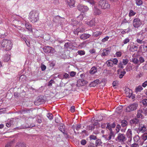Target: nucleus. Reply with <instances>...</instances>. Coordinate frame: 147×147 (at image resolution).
Returning <instances> with one entry per match:
<instances>
[{
	"label": "nucleus",
	"mask_w": 147,
	"mask_h": 147,
	"mask_svg": "<svg viewBox=\"0 0 147 147\" xmlns=\"http://www.w3.org/2000/svg\"><path fill=\"white\" fill-rule=\"evenodd\" d=\"M130 41V39L129 38H127L125 39L123 41V44L121 45L122 46H123L124 44H126L129 42Z\"/></svg>",
	"instance_id": "obj_31"
},
{
	"label": "nucleus",
	"mask_w": 147,
	"mask_h": 147,
	"mask_svg": "<svg viewBox=\"0 0 147 147\" xmlns=\"http://www.w3.org/2000/svg\"><path fill=\"white\" fill-rule=\"evenodd\" d=\"M126 73V72L124 69H123V71H121L119 76V78L121 79L123 78Z\"/></svg>",
	"instance_id": "obj_33"
},
{
	"label": "nucleus",
	"mask_w": 147,
	"mask_h": 147,
	"mask_svg": "<svg viewBox=\"0 0 147 147\" xmlns=\"http://www.w3.org/2000/svg\"><path fill=\"white\" fill-rule=\"evenodd\" d=\"M118 67L120 68L121 69H123L124 68L123 63L121 62L119 63L118 65Z\"/></svg>",
	"instance_id": "obj_61"
},
{
	"label": "nucleus",
	"mask_w": 147,
	"mask_h": 147,
	"mask_svg": "<svg viewBox=\"0 0 147 147\" xmlns=\"http://www.w3.org/2000/svg\"><path fill=\"white\" fill-rule=\"evenodd\" d=\"M146 130V128L145 126L143 125L142 127L140 126L137 131L138 133H139L140 132L142 133L144 132Z\"/></svg>",
	"instance_id": "obj_14"
},
{
	"label": "nucleus",
	"mask_w": 147,
	"mask_h": 147,
	"mask_svg": "<svg viewBox=\"0 0 147 147\" xmlns=\"http://www.w3.org/2000/svg\"><path fill=\"white\" fill-rule=\"evenodd\" d=\"M70 2H68V6L70 8H71L72 7H73L74 5V3H72L73 0H69Z\"/></svg>",
	"instance_id": "obj_46"
},
{
	"label": "nucleus",
	"mask_w": 147,
	"mask_h": 147,
	"mask_svg": "<svg viewBox=\"0 0 147 147\" xmlns=\"http://www.w3.org/2000/svg\"><path fill=\"white\" fill-rule=\"evenodd\" d=\"M80 11L82 12L81 14L78 17V18H80V20H82L83 19V18L85 16V12L86 11V10H84L83 12V10H80Z\"/></svg>",
	"instance_id": "obj_16"
},
{
	"label": "nucleus",
	"mask_w": 147,
	"mask_h": 147,
	"mask_svg": "<svg viewBox=\"0 0 147 147\" xmlns=\"http://www.w3.org/2000/svg\"><path fill=\"white\" fill-rule=\"evenodd\" d=\"M12 43L11 40L4 39L1 44V47L6 51L11 50L12 48Z\"/></svg>",
	"instance_id": "obj_2"
},
{
	"label": "nucleus",
	"mask_w": 147,
	"mask_h": 147,
	"mask_svg": "<svg viewBox=\"0 0 147 147\" xmlns=\"http://www.w3.org/2000/svg\"><path fill=\"white\" fill-rule=\"evenodd\" d=\"M112 62H113V64H117L118 61V60L116 58H114L113 59V60H112Z\"/></svg>",
	"instance_id": "obj_58"
},
{
	"label": "nucleus",
	"mask_w": 147,
	"mask_h": 147,
	"mask_svg": "<svg viewBox=\"0 0 147 147\" xmlns=\"http://www.w3.org/2000/svg\"><path fill=\"white\" fill-rule=\"evenodd\" d=\"M136 13L134 11L132 10H131L129 13V16L130 17L134 16Z\"/></svg>",
	"instance_id": "obj_43"
},
{
	"label": "nucleus",
	"mask_w": 147,
	"mask_h": 147,
	"mask_svg": "<svg viewBox=\"0 0 147 147\" xmlns=\"http://www.w3.org/2000/svg\"><path fill=\"white\" fill-rule=\"evenodd\" d=\"M143 89L141 86H139L135 88V92L136 93L140 92Z\"/></svg>",
	"instance_id": "obj_28"
},
{
	"label": "nucleus",
	"mask_w": 147,
	"mask_h": 147,
	"mask_svg": "<svg viewBox=\"0 0 147 147\" xmlns=\"http://www.w3.org/2000/svg\"><path fill=\"white\" fill-rule=\"evenodd\" d=\"M39 13L37 10H33L30 13L29 19L30 21L32 23L36 22L39 19Z\"/></svg>",
	"instance_id": "obj_1"
},
{
	"label": "nucleus",
	"mask_w": 147,
	"mask_h": 147,
	"mask_svg": "<svg viewBox=\"0 0 147 147\" xmlns=\"http://www.w3.org/2000/svg\"><path fill=\"white\" fill-rule=\"evenodd\" d=\"M139 144H138L135 142L131 145V146L132 147H139Z\"/></svg>",
	"instance_id": "obj_63"
},
{
	"label": "nucleus",
	"mask_w": 147,
	"mask_h": 147,
	"mask_svg": "<svg viewBox=\"0 0 147 147\" xmlns=\"http://www.w3.org/2000/svg\"><path fill=\"white\" fill-rule=\"evenodd\" d=\"M122 53L121 51L117 52L115 55L117 57H119L121 56Z\"/></svg>",
	"instance_id": "obj_45"
},
{
	"label": "nucleus",
	"mask_w": 147,
	"mask_h": 147,
	"mask_svg": "<svg viewBox=\"0 0 147 147\" xmlns=\"http://www.w3.org/2000/svg\"><path fill=\"white\" fill-rule=\"evenodd\" d=\"M86 1L92 5L94 4L95 3V2L94 0H86Z\"/></svg>",
	"instance_id": "obj_53"
},
{
	"label": "nucleus",
	"mask_w": 147,
	"mask_h": 147,
	"mask_svg": "<svg viewBox=\"0 0 147 147\" xmlns=\"http://www.w3.org/2000/svg\"><path fill=\"white\" fill-rule=\"evenodd\" d=\"M111 51V49L108 48L104 49L101 54V56L103 57L107 55L110 53Z\"/></svg>",
	"instance_id": "obj_12"
},
{
	"label": "nucleus",
	"mask_w": 147,
	"mask_h": 147,
	"mask_svg": "<svg viewBox=\"0 0 147 147\" xmlns=\"http://www.w3.org/2000/svg\"><path fill=\"white\" fill-rule=\"evenodd\" d=\"M138 104L136 103H134L129 105L126 109V111L127 112H130L136 110L138 107Z\"/></svg>",
	"instance_id": "obj_3"
},
{
	"label": "nucleus",
	"mask_w": 147,
	"mask_h": 147,
	"mask_svg": "<svg viewBox=\"0 0 147 147\" xmlns=\"http://www.w3.org/2000/svg\"><path fill=\"white\" fill-rule=\"evenodd\" d=\"M125 69L127 71H130L132 69V66L131 65H127L125 67Z\"/></svg>",
	"instance_id": "obj_51"
},
{
	"label": "nucleus",
	"mask_w": 147,
	"mask_h": 147,
	"mask_svg": "<svg viewBox=\"0 0 147 147\" xmlns=\"http://www.w3.org/2000/svg\"><path fill=\"white\" fill-rule=\"evenodd\" d=\"M141 138L142 141H143V142L146 140L147 139V133L143 134L142 135Z\"/></svg>",
	"instance_id": "obj_27"
},
{
	"label": "nucleus",
	"mask_w": 147,
	"mask_h": 147,
	"mask_svg": "<svg viewBox=\"0 0 147 147\" xmlns=\"http://www.w3.org/2000/svg\"><path fill=\"white\" fill-rule=\"evenodd\" d=\"M116 140L121 144H124L126 140L125 135L122 134H119Z\"/></svg>",
	"instance_id": "obj_5"
},
{
	"label": "nucleus",
	"mask_w": 147,
	"mask_h": 147,
	"mask_svg": "<svg viewBox=\"0 0 147 147\" xmlns=\"http://www.w3.org/2000/svg\"><path fill=\"white\" fill-rule=\"evenodd\" d=\"M65 47L67 48V49L73 50L74 49V45L71 42H67L65 43L64 45Z\"/></svg>",
	"instance_id": "obj_11"
},
{
	"label": "nucleus",
	"mask_w": 147,
	"mask_h": 147,
	"mask_svg": "<svg viewBox=\"0 0 147 147\" xmlns=\"http://www.w3.org/2000/svg\"><path fill=\"white\" fill-rule=\"evenodd\" d=\"M130 29L129 28H128L127 29H124L121 32V33L122 34H125L126 33H128L130 31Z\"/></svg>",
	"instance_id": "obj_29"
},
{
	"label": "nucleus",
	"mask_w": 147,
	"mask_h": 147,
	"mask_svg": "<svg viewBox=\"0 0 147 147\" xmlns=\"http://www.w3.org/2000/svg\"><path fill=\"white\" fill-rule=\"evenodd\" d=\"M101 144V142L100 140H98L96 141V146H97L100 145Z\"/></svg>",
	"instance_id": "obj_49"
},
{
	"label": "nucleus",
	"mask_w": 147,
	"mask_h": 147,
	"mask_svg": "<svg viewBox=\"0 0 147 147\" xmlns=\"http://www.w3.org/2000/svg\"><path fill=\"white\" fill-rule=\"evenodd\" d=\"M129 62V60L127 59H123V60L122 63L124 65H126Z\"/></svg>",
	"instance_id": "obj_50"
},
{
	"label": "nucleus",
	"mask_w": 147,
	"mask_h": 147,
	"mask_svg": "<svg viewBox=\"0 0 147 147\" xmlns=\"http://www.w3.org/2000/svg\"><path fill=\"white\" fill-rule=\"evenodd\" d=\"M102 32L100 31H96L95 32H93L92 36L97 37L102 34Z\"/></svg>",
	"instance_id": "obj_26"
},
{
	"label": "nucleus",
	"mask_w": 147,
	"mask_h": 147,
	"mask_svg": "<svg viewBox=\"0 0 147 147\" xmlns=\"http://www.w3.org/2000/svg\"><path fill=\"white\" fill-rule=\"evenodd\" d=\"M25 27L26 28L28 29L30 31H32V26L29 23H26L25 24Z\"/></svg>",
	"instance_id": "obj_25"
},
{
	"label": "nucleus",
	"mask_w": 147,
	"mask_h": 147,
	"mask_svg": "<svg viewBox=\"0 0 147 147\" xmlns=\"http://www.w3.org/2000/svg\"><path fill=\"white\" fill-rule=\"evenodd\" d=\"M106 124H107V126L106 127V128L109 129L110 131V132H111V131H112V130L111 124L109 123H107Z\"/></svg>",
	"instance_id": "obj_41"
},
{
	"label": "nucleus",
	"mask_w": 147,
	"mask_h": 147,
	"mask_svg": "<svg viewBox=\"0 0 147 147\" xmlns=\"http://www.w3.org/2000/svg\"><path fill=\"white\" fill-rule=\"evenodd\" d=\"M47 116L50 120H52L53 118V115L51 113H47Z\"/></svg>",
	"instance_id": "obj_37"
},
{
	"label": "nucleus",
	"mask_w": 147,
	"mask_h": 147,
	"mask_svg": "<svg viewBox=\"0 0 147 147\" xmlns=\"http://www.w3.org/2000/svg\"><path fill=\"white\" fill-rule=\"evenodd\" d=\"M61 19V17L59 16H57L54 17L53 19V21L55 22H59L60 21Z\"/></svg>",
	"instance_id": "obj_23"
},
{
	"label": "nucleus",
	"mask_w": 147,
	"mask_h": 147,
	"mask_svg": "<svg viewBox=\"0 0 147 147\" xmlns=\"http://www.w3.org/2000/svg\"><path fill=\"white\" fill-rule=\"evenodd\" d=\"M98 123H95L93 124H91L88 126V129L89 130H92L94 129L95 128V126L96 127V128H97V125H98Z\"/></svg>",
	"instance_id": "obj_15"
},
{
	"label": "nucleus",
	"mask_w": 147,
	"mask_h": 147,
	"mask_svg": "<svg viewBox=\"0 0 147 147\" xmlns=\"http://www.w3.org/2000/svg\"><path fill=\"white\" fill-rule=\"evenodd\" d=\"M147 86V80L144 82L142 83V86L144 88H145Z\"/></svg>",
	"instance_id": "obj_64"
},
{
	"label": "nucleus",
	"mask_w": 147,
	"mask_h": 147,
	"mask_svg": "<svg viewBox=\"0 0 147 147\" xmlns=\"http://www.w3.org/2000/svg\"><path fill=\"white\" fill-rule=\"evenodd\" d=\"M121 125L123 127H125L127 124V121L125 120H123L121 121Z\"/></svg>",
	"instance_id": "obj_36"
},
{
	"label": "nucleus",
	"mask_w": 147,
	"mask_h": 147,
	"mask_svg": "<svg viewBox=\"0 0 147 147\" xmlns=\"http://www.w3.org/2000/svg\"><path fill=\"white\" fill-rule=\"evenodd\" d=\"M61 119V117H56L55 118V121L56 123H58L60 122V119Z\"/></svg>",
	"instance_id": "obj_59"
},
{
	"label": "nucleus",
	"mask_w": 147,
	"mask_h": 147,
	"mask_svg": "<svg viewBox=\"0 0 147 147\" xmlns=\"http://www.w3.org/2000/svg\"><path fill=\"white\" fill-rule=\"evenodd\" d=\"M59 129L63 134H65V126L64 125L62 124H61Z\"/></svg>",
	"instance_id": "obj_21"
},
{
	"label": "nucleus",
	"mask_w": 147,
	"mask_h": 147,
	"mask_svg": "<svg viewBox=\"0 0 147 147\" xmlns=\"http://www.w3.org/2000/svg\"><path fill=\"white\" fill-rule=\"evenodd\" d=\"M138 48V47L135 45L130 46V48L129 49V50L130 52H135L137 50Z\"/></svg>",
	"instance_id": "obj_20"
},
{
	"label": "nucleus",
	"mask_w": 147,
	"mask_h": 147,
	"mask_svg": "<svg viewBox=\"0 0 147 147\" xmlns=\"http://www.w3.org/2000/svg\"><path fill=\"white\" fill-rule=\"evenodd\" d=\"M83 86V84L82 83V81L81 79L78 80L77 82L76 86L78 87Z\"/></svg>",
	"instance_id": "obj_30"
},
{
	"label": "nucleus",
	"mask_w": 147,
	"mask_h": 147,
	"mask_svg": "<svg viewBox=\"0 0 147 147\" xmlns=\"http://www.w3.org/2000/svg\"><path fill=\"white\" fill-rule=\"evenodd\" d=\"M115 136V135L114 132L111 131L108 134L103 135H102V137L106 140H109L112 138L114 139Z\"/></svg>",
	"instance_id": "obj_7"
},
{
	"label": "nucleus",
	"mask_w": 147,
	"mask_h": 147,
	"mask_svg": "<svg viewBox=\"0 0 147 147\" xmlns=\"http://www.w3.org/2000/svg\"><path fill=\"white\" fill-rule=\"evenodd\" d=\"M142 102L144 106H147V99H143L142 101Z\"/></svg>",
	"instance_id": "obj_47"
},
{
	"label": "nucleus",
	"mask_w": 147,
	"mask_h": 147,
	"mask_svg": "<svg viewBox=\"0 0 147 147\" xmlns=\"http://www.w3.org/2000/svg\"><path fill=\"white\" fill-rule=\"evenodd\" d=\"M139 60L141 63H143L144 61V58L142 57H139Z\"/></svg>",
	"instance_id": "obj_62"
},
{
	"label": "nucleus",
	"mask_w": 147,
	"mask_h": 147,
	"mask_svg": "<svg viewBox=\"0 0 147 147\" xmlns=\"http://www.w3.org/2000/svg\"><path fill=\"white\" fill-rule=\"evenodd\" d=\"M15 147H26V145L24 142H18L16 143Z\"/></svg>",
	"instance_id": "obj_17"
},
{
	"label": "nucleus",
	"mask_w": 147,
	"mask_h": 147,
	"mask_svg": "<svg viewBox=\"0 0 147 147\" xmlns=\"http://www.w3.org/2000/svg\"><path fill=\"white\" fill-rule=\"evenodd\" d=\"M106 64L107 65V66H111L112 67L113 66V62H112V60H109L107 61L106 62Z\"/></svg>",
	"instance_id": "obj_32"
},
{
	"label": "nucleus",
	"mask_w": 147,
	"mask_h": 147,
	"mask_svg": "<svg viewBox=\"0 0 147 147\" xmlns=\"http://www.w3.org/2000/svg\"><path fill=\"white\" fill-rule=\"evenodd\" d=\"M13 142L12 141L8 142L5 146V147H11Z\"/></svg>",
	"instance_id": "obj_48"
},
{
	"label": "nucleus",
	"mask_w": 147,
	"mask_h": 147,
	"mask_svg": "<svg viewBox=\"0 0 147 147\" xmlns=\"http://www.w3.org/2000/svg\"><path fill=\"white\" fill-rule=\"evenodd\" d=\"M44 51L46 53H53L55 51L54 49L50 47L46 46L43 48Z\"/></svg>",
	"instance_id": "obj_8"
},
{
	"label": "nucleus",
	"mask_w": 147,
	"mask_h": 147,
	"mask_svg": "<svg viewBox=\"0 0 147 147\" xmlns=\"http://www.w3.org/2000/svg\"><path fill=\"white\" fill-rule=\"evenodd\" d=\"M40 67L41 70L42 71H44L45 70L46 68V66L43 64L41 65Z\"/></svg>",
	"instance_id": "obj_57"
},
{
	"label": "nucleus",
	"mask_w": 147,
	"mask_h": 147,
	"mask_svg": "<svg viewBox=\"0 0 147 147\" xmlns=\"http://www.w3.org/2000/svg\"><path fill=\"white\" fill-rule=\"evenodd\" d=\"M121 127V125L119 124L117 125L116 130L117 132L119 131Z\"/></svg>",
	"instance_id": "obj_55"
},
{
	"label": "nucleus",
	"mask_w": 147,
	"mask_h": 147,
	"mask_svg": "<svg viewBox=\"0 0 147 147\" xmlns=\"http://www.w3.org/2000/svg\"><path fill=\"white\" fill-rule=\"evenodd\" d=\"M99 6H100L102 9H107L110 8V5L107 1L105 0H101L99 3Z\"/></svg>",
	"instance_id": "obj_6"
},
{
	"label": "nucleus",
	"mask_w": 147,
	"mask_h": 147,
	"mask_svg": "<svg viewBox=\"0 0 147 147\" xmlns=\"http://www.w3.org/2000/svg\"><path fill=\"white\" fill-rule=\"evenodd\" d=\"M126 136L128 138V144L130 143V142L132 140V131L130 129H129L126 133Z\"/></svg>",
	"instance_id": "obj_10"
},
{
	"label": "nucleus",
	"mask_w": 147,
	"mask_h": 147,
	"mask_svg": "<svg viewBox=\"0 0 147 147\" xmlns=\"http://www.w3.org/2000/svg\"><path fill=\"white\" fill-rule=\"evenodd\" d=\"M109 37L108 36H107L102 39L101 40L102 42H105L108 40L109 39Z\"/></svg>",
	"instance_id": "obj_52"
},
{
	"label": "nucleus",
	"mask_w": 147,
	"mask_h": 147,
	"mask_svg": "<svg viewBox=\"0 0 147 147\" xmlns=\"http://www.w3.org/2000/svg\"><path fill=\"white\" fill-rule=\"evenodd\" d=\"M95 18H94L92 20L87 23V24L90 26L91 27L95 25Z\"/></svg>",
	"instance_id": "obj_19"
},
{
	"label": "nucleus",
	"mask_w": 147,
	"mask_h": 147,
	"mask_svg": "<svg viewBox=\"0 0 147 147\" xmlns=\"http://www.w3.org/2000/svg\"><path fill=\"white\" fill-rule=\"evenodd\" d=\"M77 53L78 54L81 56L84 55L85 54V51H84L80 50L78 51Z\"/></svg>",
	"instance_id": "obj_38"
},
{
	"label": "nucleus",
	"mask_w": 147,
	"mask_h": 147,
	"mask_svg": "<svg viewBox=\"0 0 147 147\" xmlns=\"http://www.w3.org/2000/svg\"><path fill=\"white\" fill-rule=\"evenodd\" d=\"M136 3L138 6L142 4V1L141 0H136Z\"/></svg>",
	"instance_id": "obj_39"
},
{
	"label": "nucleus",
	"mask_w": 147,
	"mask_h": 147,
	"mask_svg": "<svg viewBox=\"0 0 147 147\" xmlns=\"http://www.w3.org/2000/svg\"><path fill=\"white\" fill-rule=\"evenodd\" d=\"M96 84H95V83H94V82H91L90 84V85H89V86L90 87H95V86H96Z\"/></svg>",
	"instance_id": "obj_60"
},
{
	"label": "nucleus",
	"mask_w": 147,
	"mask_h": 147,
	"mask_svg": "<svg viewBox=\"0 0 147 147\" xmlns=\"http://www.w3.org/2000/svg\"><path fill=\"white\" fill-rule=\"evenodd\" d=\"M101 12L100 10H94V13L95 15H99L101 13Z\"/></svg>",
	"instance_id": "obj_40"
},
{
	"label": "nucleus",
	"mask_w": 147,
	"mask_h": 147,
	"mask_svg": "<svg viewBox=\"0 0 147 147\" xmlns=\"http://www.w3.org/2000/svg\"><path fill=\"white\" fill-rule=\"evenodd\" d=\"M143 39H142V38L138 39L137 38L136 41L139 44H142L144 43V42L143 41Z\"/></svg>",
	"instance_id": "obj_42"
},
{
	"label": "nucleus",
	"mask_w": 147,
	"mask_h": 147,
	"mask_svg": "<svg viewBox=\"0 0 147 147\" xmlns=\"http://www.w3.org/2000/svg\"><path fill=\"white\" fill-rule=\"evenodd\" d=\"M132 24L135 28H138L142 25V21L138 18H135L133 21Z\"/></svg>",
	"instance_id": "obj_4"
},
{
	"label": "nucleus",
	"mask_w": 147,
	"mask_h": 147,
	"mask_svg": "<svg viewBox=\"0 0 147 147\" xmlns=\"http://www.w3.org/2000/svg\"><path fill=\"white\" fill-rule=\"evenodd\" d=\"M89 138L90 140H96V136L93 135H91Z\"/></svg>",
	"instance_id": "obj_56"
},
{
	"label": "nucleus",
	"mask_w": 147,
	"mask_h": 147,
	"mask_svg": "<svg viewBox=\"0 0 147 147\" xmlns=\"http://www.w3.org/2000/svg\"><path fill=\"white\" fill-rule=\"evenodd\" d=\"M91 36V35L88 34H83L80 36L81 39L85 40L89 38Z\"/></svg>",
	"instance_id": "obj_13"
},
{
	"label": "nucleus",
	"mask_w": 147,
	"mask_h": 147,
	"mask_svg": "<svg viewBox=\"0 0 147 147\" xmlns=\"http://www.w3.org/2000/svg\"><path fill=\"white\" fill-rule=\"evenodd\" d=\"M79 9H88V8L87 6H84L83 5H80L78 6Z\"/></svg>",
	"instance_id": "obj_34"
},
{
	"label": "nucleus",
	"mask_w": 147,
	"mask_h": 147,
	"mask_svg": "<svg viewBox=\"0 0 147 147\" xmlns=\"http://www.w3.org/2000/svg\"><path fill=\"white\" fill-rule=\"evenodd\" d=\"M10 58V55L8 54L5 55L3 57V59L4 62L8 61Z\"/></svg>",
	"instance_id": "obj_24"
},
{
	"label": "nucleus",
	"mask_w": 147,
	"mask_h": 147,
	"mask_svg": "<svg viewBox=\"0 0 147 147\" xmlns=\"http://www.w3.org/2000/svg\"><path fill=\"white\" fill-rule=\"evenodd\" d=\"M139 121V120L137 118L133 119L130 121V123L131 124H133L135 125H136V124L138 123Z\"/></svg>",
	"instance_id": "obj_18"
},
{
	"label": "nucleus",
	"mask_w": 147,
	"mask_h": 147,
	"mask_svg": "<svg viewBox=\"0 0 147 147\" xmlns=\"http://www.w3.org/2000/svg\"><path fill=\"white\" fill-rule=\"evenodd\" d=\"M97 68L95 67H92L90 71V73L91 74H94L97 72Z\"/></svg>",
	"instance_id": "obj_22"
},
{
	"label": "nucleus",
	"mask_w": 147,
	"mask_h": 147,
	"mask_svg": "<svg viewBox=\"0 0 147 147\" xmlns=\"http://www.w3.org/2000/svg\"><path fill=\"white\" fill-rule=\"evenodd\" d=\"M134 140L135 142L138 143L139 145H142L143 144V141H142L138 135H136L134 137Z\"/></svg>",
	"instance_id": "obj_9"
},
{
	"label": "nucleus",
	"mask_w": 147,
	"mask_h": 147,
	"mask_svg": "<svg viewBox=\"0 0 147 147\" xmlns=\"http://www.w3.org/2000/svg\"><path fill=\"white\" fill-rule=\"evenodd\" d=\"M132 61L134 63L137 64L139 62V60L137 58H134L132 59Z\"/></svg>",
	"instance_id": "obj_54"
},
{
	"label": "nucleus",
	"mask_w": 147,
	"mask_h": 147,
	"mask_svg": "<svg viewBox=\"0 0 147 147\" xmlns=\"http://www.w3.org/2000/svg\"><path fill=\"white\" fill-rule=\"evenodd\" d=\"M82 127L81 125L80 124H77L75 127L76 130L78 131Z\"/></svg>",
	"instance_id": "obj_44"
},
{
	"label": "nucleus",
	"mask_w": 147,
	"mask_h": 147,
	"mask_svg": "<svg viewBox=\"0 0 147 147\" xmlns=\"http://www.w3.org/2000/svg\"><path fill=\"white\" fill-rule=\"evenodd\" d=\"M85 29L84 28H81L80 30L78 31H74V34H77L78 35V33L79 32H84L85 31Z\"/></svg>",
	"instance_id": "obj_35"
}]
</instances>
